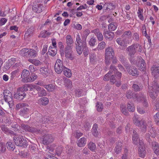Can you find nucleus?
I'll return each mask as SVG.
<instances>
[{
	"label": "nucleus",
	"mask_w": 159,
	"mask_h": 159,
	"mask_svg": "<svg viewBox=\"0 0 159 159\" xmlns=\"http://www.w3.org/2000/svg\"><path fill=\"white\" fill-rule=\"evenodd\" d=\"M75 43L77 52L79 55H80L82 53L84 48H85L86 47V40L82 41L79 34H78L76 36Z\"/></svg>",
	"instance_id": "1"
},
{
	"label": "nucleus",
	"mask_w": 159,
	"mask_h": 159,
	"mask_svg": "<svg viewBox=\"0 0 159 159\" xmlns=\"http://www.w3.org/2000/svg\"><path fill=\"white\" fill-rule=\"evenodd\" d=\"M13 139L14 143L17 146L25 148L27 145L26 139L21 135H16L13 137Z\"/></svg>",
	"instance_id": "2"
},
{
	"label": "nucleus",
	"mask_w": 159,
	"mask_h": 159,
	"mask_svg": "<svg viewBox=\"0 0 159 159\" xmlns=\"http://www.w3.org/2000/svg\"><path fill=\"white\" fill-rule=\"evenodd\" d=\"M158 89L159 87L156 82H154L153 84H152V86H149L148 92L152 98L154 99L157 96Z\"/></svg>",
	"instance_id": "3"
},
{
	"label": "nucleus",
	"mask_w": 159,
	"mask_h": 159,
	"mask_svg": "<svg viewBox=\"0 0 159 159\" xmlns=\"http://www.w3.org/2000/svg\"><path fill=\"white\" fill-rule=\"evenodd\" d=\"M28 105L27 104L24 103H20L16 105V109L17 110H19L20 109V114L22 116H24L25 114L28 113L29 111V109L28 107Z\"/></svg>",
	"instance_id": "4"
},
{
	"label": "nucleus",
	"mask_w": 159,
	"mask_h": 159,
	"mask_svg": "<svg viewBox=\"0 0 159 159\" xmlns=\"http://www.w3.org/2000/svg\"><path fill=\"white\" fill-rule=\"evenodd\" d=\"M114 53L113 49L111 48H108L105 50V62L107 65H108L110 63L111 58H112Z\"/></svg>",
	"instance_id": "5"
},
{
	"label": "nucleus",
	"mask_w": 159,
	"mask_h": 159,
	"mask_svg": "<svg viewBox=\"0 0 159 159\" xmlns=\"http://www.w3.org/2000/svg\"><path fill=\"white\" fill-rule=\"evenodd\" d=\"M20 126L23 129L26 131L31 132L33 133H38L39 132L40 130L37 129L35 127L30 126L28 125H25L23 123L20 124Z\"/></svg>",
	"instance_id": "6"
},
{
	"label": "nucleus",
	"mask_w": 159,
	"mask_h": 159,
	"mask_svg": "<svg viewBox=\"0 0 159 159\" xmlns=\"http://www.w3.org/2000/svg\"><path fill=\"white\" fill-rule=\"evenodd\" d=\"M30 90L33 89L36 90L38 91V95L40 97L45 96L47 94L46 91L43 88H42L36 85H32L30 87Z\"/></svg>",
	"instance_id": "7"
},
{
	"label": "nucleus",
	"mask_w": 159,
	"mask_h": 159,
	"mask_svg": "<svg viewBox=\"0 0 159 159\" xmlns=\"http://www.w3.org/2000/svg\"><path fill=\"white\" fill-rule=\"evenodd\" d=\"M113 70V71L112 72V73L113 74L114 73L115 74V73H116V78L119 79H120L121 76V73L120 72H117V70L116 68H115L114 67H111V70L108 72V73L106 74L105 76H104L103 80L105 81H107L109 80V75H110V74H111V70Z\"/></svg>",
	"instance_id": "8"
},
{
	"label": "nucleus",
	"mask_w": 159,
	"mask_h": 159,
	"mask_svg": "<svg viewBox=\"0 0 159 159\" xmlns=\"http://www.w3.org/2000/svg\"><path fill=\"white\" fill-rule=\"evenodd\" d=\"M63 68L62 61L60 59H57L55 65V71L57 74H60L62 72Z\"/></svg>",
	"instance_id": "9"
},
{
	"label": "nucleus",
	"mask_w": 159,
	"mask_h": 159,
	"mask_svg": "<svg viewBox=\"0 0 159 159\" xmlns=\"http://www.w3.org/2000/svg\"><path fill=\"white\" fill-rule=\"evenodd\" d=\"M54 140V138L51 134H47L44 136L42 142L43 144L48 145L52 143Z\"/></svg>",
	"instance_id": "10"
},
{
	"label": "nucleus",
	"mask_w": 159,
	"mask_h": 159,
	"mask_svg": "<svg viewBox=\"0 0 159 159\" xmlns=\"http://www.w3.org/2000/svg\"><path fill=\"white\" fill-rule=\"evenodd\" d=\"M139 69L141 71H144L146 70V63L144 61L141 57L138 64Z\"/></svg>",
	"instance_id": "11"
},
{
	"label": "nucleus",
	"mask_w": 159,
	"mask_h": 159,
	"mask_svg": "<svg viewBox=\"0 0 159 159\" xmlns=\"http://www.w3.org/2000/svg\"><path fill=\"white\" fill-rule=\"evenodd\" d=\"M30 74V72L28 70L26 69H24L23 70L21 75V77L23 81L28 82L27 80H28L29 79Z\"/></svg>",
	"instance_id": "12"
},
{
	"label": "nucleus",
	"mask_w": 159,
	"mask_h": 159,
	"mask_svg": "<svg viewBox=\"0 0 159 159\" xmlns=\"http://www.w3.org/2000/svg\"><path fill=\"white\" fill-rule=\"evenodd\" d=\"M127 71L130 75L133 76H136L139 74L137 69L135 67H131L130 68H127Z\"/></svg>",
	"instance_id": "13"
},
{
	"label": "nucleus",
	"mask_w": 159,
	"mask_h": 159,
	"mask_svg": "<svg viewBox=\"0 0 159 159\" xmlns=\"http://www.w3.org/2000/svg\"><path fill=\"white\" fill-rule=\"evenodd\" d=\"M67 47L66 49L71 48L73 46V39L70 35H67L66 37Z\"/></svg>",
	"instance_id": "14"
},
{
	"label": "nucleus",
	"mask_w": 159,
	"mask_h": 159,
	"mask_svg": "<svg viewBox=\"0 0 159 159\" xmlns=\"http://www.w3.org/2000/svg\"><path fill=\"white\" fill-rule=\"evenodd\" d=\"M152 148L154 152L157 155H159V144L155 141L152 142Z\"/></svg>",
	"instance_id": "15"
},
{
	"label": "nucleus",
	"mask_w": 159,
	"mask_h": 159,
	"mask_svg": "<svg viewBox=\"0 0 159 159\" xmlns=\"http://www.w3.org/2000/svg\"><path fill=\"white\" fill-rule=\"evenodd\" d=\"M127 50L129 52V55L132 57L136 52V44L129 46L127 49Z\"/></svg>",
	"instance_id": "16"
},
{
	"label": "nucleus",
	"mask_w": 159,
	"mask_h": 159,
	"mask_svg": "<svg viewBox=\"0 0 159 159\" xmlns=\"http://www.w3.org/2000/svg\"><path fill=\"white\" fill-rule=\"evenodd\" d=\"M25 95L24 93L21 92L20 91H18L17 90V93L14 94V98L16 99H23Z\"/></svg>",
	"instance_id": "17"
},
{
	"label": "nucleus",
	"mask_w": 159,
	"mask_h": 159,
	"mask_svg": "<svg viewBox=\"0 0 159 159\" xmlns=\"http://www.w3.org/2000/svg\"><path fill=\"white\" fill-rule=\"evenodd\" d=\"M151 71L152 75L156 77L159 75V66L156 65L153 66L151 68Z\"/></svg>",
	"instance_id": "18"
},
{
	"label": "nucleus",
	"mask_w": 159,
	"mask_h": 159,
	"mask_svg": "<svg viewBox=\"0 0 159 159\" xmlns=\"http://www.w3.org/2000/svg\"><path fill=\"white\" fill-rule=\"evenodd\" d=\"M139 139L136 132L135 130H134L132 136V140L133 143L136 145L138 144Z\"/></svg>",
	"instance_id": "19"
},
{
	"label": "nucleus",
	"mask_w": 159,
	"mask_h": 159,
	"mask_svg": "<svg viewBox=\"0 0 159 159\" xmlns=\"http://www.w3.org/2000/svg\"><path fill=\"white\" fill-rule=\"evenodd\" d=\"M104 35L107 39L111 40L113 38L114 34L112 32L105 31L104 32Z\"/></svg>",
	"instance_id": "20"
},
{
	"label": "nucleus",
	"mask_w": 159,
	"mask_h": 159,
	"mask_svg": "<svg viewBox=\"0 0 159 159\" xmlns=\"http://www.w3.org/2000/svg\"><path fill=\"white\" fill-rule=\"evenodd\" d=\"M86 90L84 88L77 89L75 91V94L78 97L83 96L85 94Z\"/></svg>",
	"instance_id": "21"
},
{
	"label": "nucleus",
	"mask_w": 159,
	"mask_h": 159,
	"mask_svg": "<svg viewBox=\"0 0 159 159\" xmlns=\"http://www.w3.org/2000/svg\"><path fill=\"white\" fill-rule=\"evenodd\" d=\"M41 73L44 76H47L49 73V70L48 67H42L40 69Z\"/></svg>",
	"instance_id": "22"
},
{
	"label": "nucleus",
	"mask_w": 159,
	"mask_h": 159,
	"mask_svg": "<svg viewBox=\"0 0 159 159\" xmlns=\"http://www.w3.org/2000/svg\"><path fill=\"white\" fill-rule=\"evenodd\" d=\"M139 152L140 157L143 158H144L146 153L145 147L144 146L139 147Z\"/></svg>",
	"instance_id": "23"
},
{
	"label": "nucleus",
	"mask_w": 159,
	"mask_h": 159,
	"mask_svg": "<svg viewBox=\"0 0 159 159\" xmlns=\"http://www.w3.org/2000/svg\"><path fill=\"white\" fill-rule=\"evenodd\" d=\"M66 49V57L71 60H73L74 58L72 55L71 48Z\"/></svg>",
	"instance_id": "24"
},
{
	"label": "nucleus",
	"mask_w": 159,
	"mask_h": 159,
	"mask_svg": "<svg viewBox=\"0 0 159 159\" xmlns=\"http://www.w3.org/2000/svg\"><path fill=\"white\" fill-rule=\"evenodd\" d=\"M116 42L120 46H126V45L128 43H129V41H126L125 39L122 40L121 38H118L116 39Z\"/></svg>",
	"instance_id": "25"
},
{
	"label": "nucleus",
	"mask_w": 159,
	"mask_h": 159,
	"mask_svg": "<svg viewBox=\"0 0 159 159\" xmlns=\"http://www.w3.org/2000/svg\"><path fill=\"white\" fill-rule=\"evenodd\" d=\"M86 143V139L84 137L80 138L77 143V145L80 147H82L85 146Z\"/></svg>",
	"instance_id": "26"
},
{
	"label": "nucleus",
	"mask_w": 159,
	"mask_h": 159,
	"mask_svg": "<svg viewBox=\"0 0 159 159\" xmlns=\"http://www.w3.org/2000/svg\"><path fill=\"white\" fill-rule=\"evenodd\" d=\"M48 52L49 55L54 56L57 54V49L55 48H52V46H50L49 48Z\"/></svg>",
	"instance_id": "27"
},
{
	"label": "nucleus",
	"mask_w": 159,
	"mask_h": 159,
	"mask_svg": "<svg viewBox=\"0 0 159 159\" xmlns=\"http://www.w3.org/2000/svg\"><path fill=\"white\" fill-rule=\"evenodd\" d=\"M28 55L31 57H35L37 55L38 51H36L33 49H29Z\"/></svg>",
	"instance_id": "28"
},
{
	"label": "nucleus",
	"mask_w": 159,
	"mask_h": 159,
	"mask_svg": "<svg viewBox=\"0 0 159 159\" xmlns=\"http://www.w3.org/2000/svg\"><path fill=\"white\" fill-rule=\"evenodd\" d=\"M93 32L94 33L95 35L97 36L98 40L99 41H101L103 39V37L102 35L99 31L98 29H95L93 31Z\"/></svg>",
	"instance_id": "29"
},
{
	"label": "nucleus",
	"mask_w": 159,
	"mask_h": 159,
	"mask_svg": "<svg viewBox=\"0 0 159 159\" xmlns=\"http://www.w3.org/2000/svg\"><path fill=\"white\" fill-rule=\"evenodd\" d=\"M4 99H12V96L10 91L6 90L4 91Z\"/></svg>",
	"instance_id": "30"
},
{
	"label": "nucleus",
	"mask_w": 159,
	"mask_h": 159,
	"mask_svg": "<svg viewBox=\"0 0 159 159\" xmlns=\"http://www.w3.org/2000/svg\"><path fill=\"white\" fill-rule=\"evenodd\" d=\"M63 70L64 75L67 77L70 78L71 76L72 73L70 69L64 67Z\"/></svg>",
	"instance_id": "31"
},
{
	"label": "nucleus",
	"mask_w": 159,
	"mask_h": 159,
	"mask_svg": "<svg viewBox=\"0 0 159 159\" xmlns=\"http://www.w3.org/2000/svg\"><path fill=\"white\" fill-rule=\"evenodd\" d=\"M97 128L98 125L96 124H94L92 129V132L93 135L95 137H97L98 134Z\"/></svg>",
	"instance_id": "32"
},
{
	"label": "nucleus",
	"mask_w": 159,
	"mask_h": 159,
	"mask_svg": "<svg viewBox=\"0 0 159 159\" xmlns=\"http://www.w3.org/2000/svg\"><path fill=\"white\" fill-rule=\"evenodd\" d=\"M122 144L121 142H118L115 148V152L117 154L120 153L121 150Z\"/></svg>",
	"instance_id": "33"
},
{
	"label": "nucleus",
	"mask_w": 159,
	"mask_h": 159,
	"mask_svg": "<svg viewBox=\"0 0 159 159\" xmlns=\"http://www.w3.org/2000/svg\"><path fill=\"white\" fill-rule=\"evenodd\" d=\"M120 108L121 112L124 115L126 116L128 115L129 112L126 109L125 105H121L120 106Z\"/></svg>",
	"instance_id": "34"
},
{
	"label": "nucleus",
	"mask_w": 159,
	"mask_h": 159,
	"mask_svg": "<svg viewBox=\"0 0 159 159\" xmlns=\"http://www.w3.org/2000/svg\"><path fill=\"white\" fill-rule=\"evenodd\" d=\"M28 61L36 66L40 65L41 63V62L39 60L35 59H29L28 60Z\"/></svg>",
	"instance_id": "35"
},
{
	"label": "nucleus",
	"mask_w": 159,
	"mask_h": 159,
	"mask_svg": "<svg viewBox=\"0 0 159 159\" xmlns=\"http://www.w3.org/2000/svg\"><path fill=\"white\" fill-rule=\"evenodd\" d=\"M44 87L49 91H52L55 89L56 86L55 85L50 84L45 85Z\"/></svg>",
	"instance_id": "36"
},
{
	"label": "nucleus",
	"mask_w": 159,
	"mask_h": 159,
	"mask_svg": "<svg viewBox=\"0 0 159 159\" xmlns=\"http://www.w3.org/2000/svg\"><path fill=\"white\" fill-rule=\"evenodd\" d=\"M141 122H142L141 125L139 126L141 127V130L143 132H145L147 130L146 123L144 120H142Z\"/></svg>",
	"instance_id": "37"
},
{
	"label": "nucleus",
	"mask_w": 159,
	"mask_h": 159,
	"mask_svg": "<svg viewBox=\"0 0 159 159\" xmlns=\"http://www.w3.org/2000/svg\"><path fill=\"white\" fill-rule=\"evenodd\" d=\"M6 146L7 149L11 151H13L15 148L14 144L11 142H7L6 144Z\"/></svg>",
	"instance_id": "38"
},
{
	"label": "nucleus",
	"mask_w": 159,
	"mask_h": 159,
	"mask_svg": "<svg viewBox=\"0 0 159 159\" xmlns=\"http://www.w3.org/2000/svg\"><path fill=\"white\" fill-rule=\"evenodd\" d=\"M142 120H141L140 121L138 120V118L136 116H134L133 118V121L134 124L138 126H140L141 125V124Z\"/></svg>",
	"instance_id": "39"
},
{
	"label": "nucleus",
	"mask_w": 159,
	"mask_h": 159,
	"mask_svg": "<svg viewBox=\"0 0 159 159\" xmlns=\"http://www.w3.org/2000/svg\"><path fill=\"white\" fill-rule=\"evenodd\" d=\"M29 49L24 48L21 50L20 52V54L23 57L26 56L28 55Z\"/></svg>",
	"instance_id": "40"
},
{
	"label": "nucleus",
	"mask_w": 159,
	"mask_h": 159,
	"mask_svg": "<svg viewBox=\"0 0 159 159\" xmlns=\"http://www.w3.org/2000/svg\"><path fill=\"white\" fill-rule=\"evenodd\" d=\"M89 149L92 151H94L96 148V144L93 142H90L88 145Z\"/></svg>",
	"instance_id": "41"
},
{
	"label": "nucleus",
	"mask_w": 159,
	"mask_h": 159,
	"mask_svg": "<svg viewBox=\"0 0 159 159\" xmlns=\"http://www.w3.org/2000/svg\"><path fill=\"white\" fill-rule=\"evenodd\" d=\"M127 109L129 111L131 112H134L135 110L134 106L131 102H129L127 105Z\"/></svg>",
	"instance_id": "42"
},
{
	"label": "nucleus",
	"mask_w": 159,
	"mask_h": 159,
	"mask_svg": "<svg viewBox=\"0 0 159 159\" xmlns=\"http://www.w3.org/2000/svg\"><path fill=\"white\" fill-rule=\"evenodd\" d=\"M148 133L150 134L151 138H155L156 136L157 133L154 128L152 127V128L150 129Z\"/></svg>",
	"instance_id": "43"
},
{
	"label": "nucleus",
	"mask_w": 159,
	"mask_h": 159,
	"mask_svg": "<svg viewBox=\"0 0 159 159\" xmlns=\"http://www.w3.org/2000/svg\"><path fill=\"white\" fill-rule=\"evenodd\" d=\"M33 31L30 29L28 30L27 31L25 35V39H28V38L32 35Z\"/></svg>",
	"instance_id": "44"
},
{
	"label": "nucleus",
	"mask_w": 159,
	"mask_h": 159,
	"mask_svg": "<svg viewBox=\"0 0 159 159\" xmlns=\"http://www.w3.org/2000/svg\"><path fill=\"white\" fill-rule=\"evenodd\" d=\"M63 148V147L61 146H58L57 147L56 150V152L57 156H59L61 155Z\"/></svg>",
	"instance_id": "45"
},
{
	"label": "nucleus",
	"mask_w": 159,
	"mask_h": 159,
	"mask_svg": "<svg viewBox=\"0 0 159 159\" xmlns=\"http://www.w3.org/2000/svg\"><path fill=\"white\" fill-rule=\"evenodd\" d=\"M6 150V146L5 143L0 142V153H4Z\"/></svg>",
	"instance_id": "46"
},
{
	"label": "nucleus",
	"mask_w": 159,
	"mask_h": 159,
	"mask_svg": "<svg viewBox=\"0 0 159 159\" xmlns=\"http://www.w3.org/2000/svg\"><path fill=\"white\" fill-rule=\"evenodd\" d=\"M11 126L13 128V130L15 132L19 131L20 130V126L16 123L12 124Z\"/></svg>",
	"instance_id": "47"
},
{
	"label": "nucleus",
	"mask_w": 159,
	"mask_h": 159,
	"mask_svg": "<svg viewBox=\"0 0 159 159\" xmlns=\"http://www.w3.org/2000/svg\"><path fill=\"white\" fill-rule=\"evenodd\" d=\"M65 85L68 88H71L72 87V83L69 79H66L65 80Z\"/></svg>",
	"instance_id": "48"
},
{
	"label": "nucleus",
	"mask_w": 159,
	"mask_h": 159,
	"mask_svg": "<svg viewBox=\"0 0 159 159\" xmlns=\"http://www.w3.org/2000/svg\"><path fill=\"white\" fill-rule=\"evenodd\" d=\"M28 86L27 85H25L23 86V87H21L18 88L17 89L18 91H20L21 92H23L24 93V91H26L28 90Z\"/></svg>",
	"instance_id": "49"
},
{
	"label": "nucleus",
	"mask_w": 159,
	"mask_h": 159,
	"mask_svg": "<svg viewBox=\"0 0 159 159\" xmlns=\"http://www.w3.org/2000/svg\"><path fill=\"white\" fill-rule=\"evenodd\" d=\"M116 24H114V23H111L109 25L108 28L109 30L114 31L116 29Z\"/></svg>",
	"instance_id": "50"
},
{
	"label": "nucleus",
	"mask_w": 159,
	"mask_h": 159,
	"mask_svg": "<svg viewBox=\"0 0 159 159\" xmlns=\"http://www.w3.org/2000/svg\"><path fill=\"white\" fill-rule=\"evenodd\" d=\"M0 127L2 131L6 134H8V131L9 129L7 128L6 125H5L2 124L1 125Z\"/></svg>",
	"instance_id": "51"
},
{
	"label": "nucleus",
	"mask_w": 159,
	"mask_h": 159,
	"mask_svg": "<svg viewBox=\"0 0 159 159\" xmlns=\"http://www.w3.org/2000/svg\"><path fill=\"white\" fill-rule=\"evenodd\" d=\"M143 11L142 10L139 8L138 9L137 12L138 16L139 19L142 20H143V17L142 15Z\"/></svg>",
	"instance_id": "52"
},
{
	"label": "nucleus",
	"mask_w": 159,
	"mask_h": 159,
	"mask_svg": "<svg viewBox=\"0 0 159 159\" xmlns=\"http://www.w3.org/2000/svg\"><path fill=\"white\" fill-rule=\"evenodd\" d=\"M43 6L41 4H39L37 7H36V9L35 10V11L37 13H39L42 12V11Z\"/></svg>",
	"instance_id": "53"
},
{
	"label": "nucleus",
	"mask_w": 159,
	"mask_h": 159,
	"mask_svg": "<svg viewBox=\"0 0 159 159\" xmlns=\"http://www.w3.org/2000/svg\"><path fill=\"white\" fill-rule=\"evenodd\" d=\"M105 45L106 43L104 42H102L98 44V49L100 50L103 49L105 48Z\"/></svg>",
	"instance_id": "54"
},
{
	"label": "nucleus",
	"mask_w": 159,
	"mask_h": 159,
	"mask_svg": "<svg viewBox=\"0 0 159 159\" xmlns=\"http://www.w3.org/2000/svg\"><path fill=\"white\" fill-rule=\"evenodd\" d=\"M39 103L43 106H45L49 102V100H39Z\"/></svg>",
	"instance_id": "55"
},
{
	"label": "nucleus",
	"mask_w": 159,
	"mask_h": 159,
	"mask_svg": "<svg viewBox=\"0 0 159 159\" xmlns=\"http://www.w3.org/2000/svg\"><path fill=\"white\" fill-rule=\"evenodd\" d=\"M90 59L91 62L92 63H94L95 62L96 60V57L95 54H91L90 56Z\"/></svg>",
	"instance_id": "56"
},
{
	"label": "nucleus",
	"mask_w": 159,
	"mask_h": 159,
	"mask_svg": "<svg viewBox=\"0 0 159 159\" xmlns=\"http://www.w3.org/2000/svg\"><path fill=\"white\" fill-rule=\"evenodd\" d=\"M30 150L33 154H35L36 151H37V149L35 146L31 145L30 147Z\"/></svg>",
	"instance_id": "57"
},
{
	"label": "nucleus",
	"mask_w": 159,
	"mask_h": 159,
	"mask_svg": "<svg viewBox=\"0 0 159 159\" xmlns=\"http://www.w3.org/2000/svg\"><path fill=\"white\" fill-rule=\"evenodd\" d=\"M37 76L36 75H33L31 77H29V79L27 80V82H33L37 78Z\"/></svg>",
	"instance_id": "58"
},
{
	"label": "nucleus",
	"mask_w": 159,
	"mask_h": 159,
	"mask_svg": "<svg viewBox=\"0 0 159 159\" xmlns=\"http://www.w3.org/2000/svg\"><path fill=\"white\" fill-rule=\"evenodd\" d=\"M46 34L47 35H50L49 33H47V31L45 30L41 32L39 37H40L44 38L46 37Z\"/></svg>",
	"instance_id": "59"
},
{
	"label": "nucleus",
	"mask_w": 159,
	"mask_h": 159,
	"mask_svg": "<svg viewBox=\"0 0 159 159\" xmlns=\"http://www.w3.org/2000/svg\"><path fill=\"white\" fill-rule=\"evenodd\" d=\"M155 121L158 125H159V112H157L154 116Z\"/></svg>",
	"instance_id": "60"
},
{
	"label": "nucleus",
	"mask_w": 159,
	"mask_h": 159,
	"mask_svg": "<svg viewBox=\"0 0 159 159\" xmlns=\"http://www.w3.org/2000/svg\"><path fill=\"white\" fill-rule=\"evenodd\" d=\"M96 106L97 107V111H98L100 112L102 111L103 109V107L102 103H99L98 102L96 105Z\"/></svg>",
	"instance_id": "61"
},
{
	"label": "nucleus",
	"mask_w": 159,
	"mask_h": 159,
	"mask_svg": "<svg viewBox=\"0 0 159 159\" xmlns=\"http://www.w3.org/2000/svg\"><path fill=\"white\" fill-rule=\"evenodd\" d=\"M88 8V6L87 5L85 4L83 5L80 6L79 7H78L77 9V10L80 11L83 9H85Z\"/></svg>",
	"instance_id": "62"
},
{
	"label": "nucleus",
	"mask_w": 159,
	"mask_h": 159,
	"mask_svg": "<svg viewBox=\"0 0 159 159\" xmlns=\"http://www.w3.org/2000/svg\"><path fill=\"white\" fill-rule=\"evenodd\" d=\"M7 21V19L2 18L0 19V26L4 25Z\"/></svg>",
	"instance_id": "63"
},
{
	"label": "nucleus",
	"mask_w": 159,
	"mask_h": 159,
	"mask_svg": "<svg viewBox=\"0 0 159 159\" xmlns=\"http://www.w3.org/2000/svg\"><path fill=\"white\" fill-rule=\"evenodd\" d=\"M155 100V102H154L155 103L156 110L158 111L159 110V100Z\"/></svg>",
	"instance_id": "64"
}]
</instances>
